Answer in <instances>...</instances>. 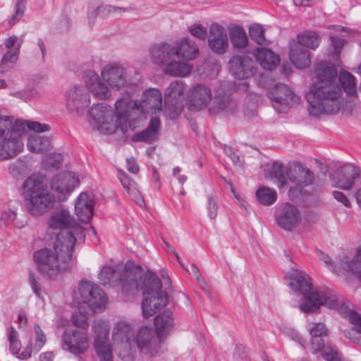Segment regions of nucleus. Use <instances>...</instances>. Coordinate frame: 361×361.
Returning a JSON list of instances; mask_svg holds the SVG:
<instances>
[{
	"label": "nucleus",
	"mask_w": 361,
	"mask_h": 361,
	"mask_svg": "<svg viewBox=\"0 0 361 361\" xmlns=\"http://www.w3.org/2000/svg\"><path fill=\"white\" fill-rule=\"evenodd\" d=\"M316 81L312 85L307 100L308 111L314 116L323 114H333L339 111V98L342 90L338 82V72L334 66L319 63L314 69Z\"/></svg>",
	"instance_id": "nucleus-1"
},
{
	"label": "nucleus",
	"mask_w": 361,
	"mask_h": 361,
	"mask_svg": "<svg viewBox=\"0 0 361 361\" xmlns=\"http://www.w3.org/2000/svg\"><path fill=\"white\" fill-rule=\"evenodd\" d=\"M63 235L56 237L53 250L44 247L33 253V261L39 273L45 279H52L67 269L71 260L73 240H64Z\"/></svg>",
	"instance_id": "nucleus-2"
},
{
	"label": "nucleus",
	"mask_w": 361,
	"mask_h": 361,
	"mask_svg": "<svg viewBox=\"0 0 361 361\" xmlns=\"http://www.w3.org/2000/svg\"><path fill=\"white\" fill-rule=\"evenodd\" d=\"M289 286L296 293L303 295L304 300L299 304V307L305 313L314 312L321 306L329 309L338 307L339 300L336 293L326 287L314 290L310 277L305 273L293 271Z\"/></svg>",
	"instance_id": "nucleus-3"
},
{
	"label": "nucleus",
	"mask_w": 361,
	"mask_h": 361,
	"mask_svg": "<svg viewBox=\"0 0 361 361\" xmlns=\"http://www.w3.org/2000/svg\"><path fill=\"white\" fill-rule=\"evenodd\" d=\"M25 204L34 216L42 215L51 210L56 203V197L44 185V176L32 174L23 185Z\"/></svg>",
	"instance_id": "nucleus-4"
},
{
	"label": "nucleus",
	"mask_w": 361,
	"mask_h": 361,
	"mask_svg": "<svg viewBox=\"0 0 361 361\" xmlns=\"http://www.w3.org/2000/svg\"><path fill=\"white\" fill-rule=\"evenodd\" d=\"M161 288V282L156 274L147 272L140 288L145 296L142 302L144 317L153 316L168 304L167 295Z\"/></svg>",
	"instance_id": "nucleus-5"
},
{
	"label": "nucleus",
	"mask_w": 361,
	"mask_h": 361,
	"mask_svg": "<svg viewBox=\"0 0 361 361\" xmlns=\"http://www.w3.org/2000/svg\"><path fill=\"white\" fill-rule=\"evenodd\" d=\"M100 283L104 285H120L122 292L133 294L137 292L142 278L141 273L133 269H123L121 271L109 266L103 267L98 274Z\"/></svg>",
	"instance_id": "nucleus-6"
},
{
	"label": "nucleus",
	"mask_w": 361,
	"mask_h": 361,
	"mask_svg": "<svg viewBox=\"0 0 361 361\" xmlns=\"http://www.w3.org/2000/svg\"><path fill=\"white\" fill-rule=\"evenodd\" d=\"M49 226L53 229H59L56 237L63 235L64 240H73V247L77 240H85V230L66 209L55 210L49 219Z\"/></svg>",
	"instance_id": "nucleus-7"
},
{
	"label": "nucleus",
	"mask_w": 361,
	"mask_h": 361,
	"mask_svg": "<svg viewBox=\"0 0 361 361\" xmlns=\"http://www.w3.org/2000/svg\"><path fill=\"white\" fill-rule=\"evenodd\" d=\"M152 61L159 66H166V73L180 76V61L175 59H180V42H176L175 44L166 42L154 44L150 49Z\"/></svg>",
	"instance_id": "nucleus-8"
},
{
	"label": "nucleus",
	"mask_w": 361,
	"mask_h": 361,
	"mask_svg": "<svg viewBox=\"0 0 361 361\" xmlns=\"http://www.w3.org/2000/svg\"><path fill=\"white\" fill-rule=\"evenodd\" d=\"M134 329L126 322H118L115 325L112 339L117 355L122 359L133 357L135 354Z\"/></svg>",
	"instance_id": "nucleus-9"
},
{
	"label": "nucleus",
	"mask_w": 361,
	"mask_h": 361,
	"mask_svg": "<svg viewBox=\"0 0 361 361\" xmlns=\"http://www.w3.org/2000/svg\"><path fill=\"white\" fill-rule=\"evenodd\" d=\"M78 292L84 303L94 312H101L104 310L107 297L99 286L88 281H81L78 285Z\"/></svg>",
	"instance_id": "nucleus-10"
},
{
	"label": "nucleus",
	"mask_w": 361,
	"mask_h": 361,
	"mask_svg": "<svg viewBox=\"0 0 361 361\" xmlns=\"http://www.w3.org/2000/svg\"><path fill=\"white\" fill-rule=\"evenodd\" d=\"M62 348L73 355H81L89 348L88 336L86 332L78 329H67L62 335Z\"/></svg>",
	"instance_id": "nucleus-11"
},
{
	"label": "nucleus",
	"mask_w": 361,
	"mask_h": 361,
	"mask_svg": "<svg viewBox=\"0 0 361 361\" xmlns=\"http://www.w3.org/2000/svg\"><path fill=\"white\" fill-rule=\"evenodd\" d=\"M278 225L283 229L292 231L301 221L299 209L295 205L286 202L282 204L276 214Z\"/></svg>",
	"instance_id": "nucleus-12"
},
{
	"label": "nucleus",
	"mask_w": 361,
	"mask_h": 361,
	"mask_svg": "<svg viewBox=\"0 0 361 361\" xmlns=\"http://www.w3.org/2000/svg\"><path fill=\"white\" fill-rule=\"evenodd\" d=\"M228 65L230 73L238 80L247 79L255 73V62L247 56H233Z\"/></svg>",
	"instance_id": "nucleus-13"
},
{
	"label": "nucleus",
	"mask_w": 361,
	"mask_h": 361,
	"mask_svg": "<svg viewBox=\"0 0 361 361\" xmlns=\"http://www.w3.org/2000/svg\"><path fill=\"white\" fill-rule=\"evenodd\" d=\"M90 104V94L85 87L74 86L68 92L66 106L71 112L80 114Z\"/></svg>",
	"instance_id": "nucleus-14"
},
{
	"label": "nucleus",
	"mask_w": 361,
	"mask_h": 361,
	"mask_svg": "<svg viewBox=\"0 0 361 361\" xmlns=\"http://www.w3.org/2000/svg\"><path fill=\"white\" fill-rule=\"evenodd\" d=\"M208 45L216 54H224L228 47V39L225 28L218 23H212L209 27Z\"/></svg>",
	"instance_id": "nucleus-15"
},
{
	"label": "nucleus",
	"mask_w": 361,
	"mask_h": 361,
	"mask_svg": "<svg viewBox=\"0 0 361 361\" xmlns=\"http://www.w3.org/2000/svg\"><path fill=\"white\" fill-rule=\"evenodd\" d=\"M2 118L8 119L11 121V127L6 130L11 136L16 139H20L27 129L31 130L35 133H42L49 131L50 126L48 124L41 123L38 121H23L16 120L13 124V118L10 116H2Z\"/></svg>",
	"instance_id": "nucleus-16"
},
{
	"label": "nucleus",
	"mask_w": 361,
	"mask_h": 361,
	"mask_svg": "<svg viewBox=\"0 0 361 361\" xmlns=\"http://www.w3.org/2000/svg\"><path fill=\"white\" fill-rule=\"evenodd\" d=\"M332 271L337 274L351 272L357 274L361 281V246L357 249V254L352 259L345 255H340L339 258L332 264Z\"/></svg>",
	"instance_id": "nucleus-17"
},
{
	"label": "nucleus",
	"mask_w": 361,
	"mask_h": 361,
	"mask_svg": "<svg viewBox=\"0 0 361 361\" xmlns=\"http://www.w3.org/2000/svg\"><path fill=\"white\" fill-rule=\"evenodd\" d=\"M212 100V91L203 84L193 87L188 96V106L190 110L200 111L204 109Z\"/></svg>",
	"instance_id": "nucleus-18"
},
{
	"label": "nucleus",
	"mask_w": 361,
	"mask_h": 361,
	"mask_svg": "<svg viewBox=\"0 0 361 361\" xmlns=\"http://www.w3.org/2000/svg\"><path fill=\"white\" fill-rule=\"evenodd\" d=\"M102 76L111 88L116 90L123 87L126 80L125 69L117 63L106 65L102 71Z\"/></svg>",
	"instance_id": "nucleus-19"
},
{
	"label": "nucleus",
	"mask_w": 361,
	"mask_h": 361,
	"mask_svg": "<svg viewBox=\"0 0 361 361\" xmlns=\"http://www.w3.org/2000/svg\"><path fill=\"white\" fill-rule=\"evenodd\" d=\"M79 183V179L69 171L59 173L54 176L50 183L52 190L60 195H68Z\"/></svg>",
	"instance_id": "nucleus-20"
},
{
	"label": "nucleus",
	"mask_w": 361,
	"mask_h": 361,
	"mask_svg": "<svg viewBox=\"0 0 361 361\" xmlns=\"http://www.w3.org/2000/svg\"><path fill=\"white\" fill-rule=\"evenodd\" d=\"M287 178L300 187L311 185L314 180V173L303 164L294 163L288 167Z\"/></svg>",
	"instance_id": "nucleus-21"
},
{
	"label": "nucleus",
	"mask_w": 361,
	"mask_h": 361,
	"mask_svg": "<svg viewBox=\"0 0 361 361\" xmlns=\"http://www.w3.org/2000/svg\"><path fill=\"white\" fill-rule=\"evenodd\" d=\"M23 148L21 139H16L4 131L0 137V160L16 157Z\"/></svg>",
	"instance_id": "nucleus-22"
},
{
	"label": "nucleus",
	"mask_w": 361,
	"mask_h": 361,
	"mask_svg": "<svg viewBox=\"0 0 361 361\" xmlns=\"http://www.w3.org/2000/svg\"><path fill=\"white\" fill-rule=\"evenodd\" d=\"M142 111L152 114L159 113L162 110V95L159 90L149 88L146 90L140 104Z\"/></svg>",
	"instance_id": "nucleus-23"
},
{
	"label": "nucleus",
	"mask_w": 361,
	"mask_h": 361,
	"mask_svg": "<svg viewBox=\"0 0 361 361\" xmlns=\"http://www.w3.org/2000/svg\"><path fill=\"white\" fill-rule=\"evenodd\" d=\"M94 201L93 197L86 192H82L75 203V214L79 220L88 223L93 216Z\"/></svg>",
	"instance_id": "nucleus-24"
},
{
	"label": "nucleus",
	"mask_w": 361,
	"mask_h": 361,
	"mask_svg": "<svg viewBox=\"0 0 361 361\" xmlns=\"http://www.w3.org/2000/svg\"><path fill=\"white\" fill-rule=\"evenodd\" d=\"M360 169L352 164H347L338 169V180L334 187L345 190L353 188L355 180L360 176Z\"/></svg>",
	"instance_id": "nucleus-25"
},
{
	"label": "nucleus",
	"mask_w": 361,
	"mask_h": 361,
	"mask_svg": "<svg viewBox=\"0 0 361 361\" xmlns=\"http://www.w3.org/2000/svg\"><path fill=\"white\" fill-rule=\"evenodd\" d=\"M90 118L104 130L109 121L114 117L113 109L104 103L97 104L91 107L89 111Z\"/></svg>",
	"instance_id": "nucleus-26"
},
{
	"label": "nucleus",
	"mask_w": 361,
	"mask_h": 361,
	"mask_svg": "<svg viewBox=\"0 0 361 361\" xmlns=\"http://www.w3.org/2000/svg\"><path fill=\"white\" fill-rule=\"evenodd\" d=\"M160 125V119L157 116L152 118L146 129L133 135V141L152 144L158 140Z\"/></svg>",
	"instance_id": "nucleus-27"
},
{
	"label": "nucleus",
	"mask_w": 361,
	"mask_h": 361,
	"mask_svg": "<svg viewBox=\"0 0 361 361\" xmlns=\"http://www.w3.org/2000/svg\"><path fill=\"white\" fill-rule=\"evenodd\" d=\"M289 59L298 69H304L311 63L309 51L296 42L290 44Z\"/></svg>",
	"instance_id": "nucleus-28"
},
{
	"label": "nucleus",
	"mask_w": 361,
	"mask_h": 361,
	"mask_svg": "<svg viewBox=\"0 0 361 361\" xmlns=\"http://www.w3.org/2000/svg\"><path fill=\"white\" fill-rule=\"evenodd\" d=\"M153 337V331L150 328L141 326L137 331V334H134L135 352L136 348H137L141 353L149 354L151 341Z\"/></svg>",
	"instance_id": "nucleus-29"
},
{
	"label": "nucleus",
	"mask_w": 361,
	"mask_h": 361,
	"mask_svg": "<svg viewBox=\"0 0 361 361\" xmlns=\"http://www.w3.org/2000/svg\"><path fill=\"white\" fill-rule=\"evenodd\" d=\"M110 326L107 322L102 320H94L92 325V334L94 338L95 347L109 345V334Z\"/></svg>",
	"instance_id": "nucleus-30"
},
{
	"label": "nucleus",
	"mask_w": 361,
	"mask_h": 361,
	"mask_svg": "<svg viewBox=\"0 0 361 361\" xmlns=\"http://www.w3.org/2000/svg\"><path fill=\"white\" fill-rule=\"evenodd\" d=\"M255 56L262 67L267 70L275 68L280 61L279 56L269 49L257 48Z\"/></svg>",
	"instance_id": "nucleus-31"
},
{
	"label": "nucleus",
	"mask_w": 361,
	"mask_h": 361,
	"mask_svg": "<svg viewBox=\"0 0 361 361\" xmlns=\"http://www.w3.org/2000/svg\"><path fill=\"white\" fill-rule=\"evenodd\" d=\"M173 326V313L169 310H164L154 319V326L159 338L165 336L172 329Z\"/></svg>",
	"instance_id": "nucleus-32"
},
{
	"label": "nucleus",
	"mask_w": 361,
	"mask_h": 361,
	"mask_svg": "<svg viewBox=\"0 0 361 361\" xmlns=\"http://www.w3.org/2000/svg\"><path fill=\"white\" fill-rule=\"evenodd\" d=\"M236 108V103L229 95L217 96L212 106L209 109L212 115L219 114L220 113H232Z\"/></svg>",
	"instance_id": "nucleus-33"
},
{
	"label": "nucleus",
	"mask_w": 361,
	"mask_h": 361,
	"mask_svg": "<svg viewBox=\"0 0 361 361\" xmlns=\"http://www.w3.org/2000/svg\"><path fill=\"white\" fill-rule=\"evenodd\" d=\"M27 147L32 152L44 154L51 149V139L44 135H30L27 138Z\"/></svg>",
	"instance_id": "nucleus-34"
},
{
	"label": "nucleus",
	"mask_w": 361,
	"mask_h": 361,
	"mask_svg": "<svg viewBox=\"0 0 361 361\" xmlns=\"http://www.w3.org/2000/svg\"><path fill=\"white\" fill-rule=\"evenodd\" d=\"M86 85L88 90L98 98L105 99L110 96V91L108 87L100 81L98 76L94 73L90 76L86 81Z\"/></svg>",
	"instance_id": "nucleus-35"
},
{
	"label": "nucleus",
	"mask_w": 361,
	"mask_h": 361,
	"mask_svg": "<svg viewBox=\"0 0 361 361\" xmlns=\"http://www.w3.org/2000/svg\"><path fill=\"white\" fill-rule=\"evenodd\" d=\"M229 37L233 47L237 49H243L247 46L248 39L245 30L239 25L229 28Z\"/></svg>",
	"instance_id": "nucleus-36"
},
{
	"label": "nucleus",
	"mask_w": 361,
	"mask_h": 361,
	"mask_svg": "<svg viewBox=\"0 0 361 361\" xmlns=\"http://www.w3.org/2000/svg\"><path fill=\"white\" fill-rule=\"evenodd\" d=\"M338 82L347 94L357 96L356 79L350 73L341 71L338 77Z\"/></svg>",
	"instance_id": "nucleus-37"
},
{
	"label": "nucleus",
	"mask_w": 361,
	"mask_h": 361,
	"mask_svg": "<svg viewBox=\"0 0 361 361\" xmlns=\"http://www.w3.org/2000/svg\"><path fill=\"white\" fill-rule=\"evenodd\" d=\"M298 42L296 44L301 47L315 50L319 45L321 38L318 33L314 31H305L297 35Z\"/></svg>",
	"instance_id": "nucleus-38"
},
{
	"label": "nucleus",
	"mask_w": 361,
	"mask_h": 361,
	"mask_svg": "<svg viewBox=\"0 0 361 361\" xmlns=\"http://www.w3.org/2000/svg\"><path fill=\"white\" fill-rule=\"evenodd\" d=\"M180 101V83L178 81L172 82L165 92V102L167 105L178 109Z\"/></svg>",
	"instance_id": "nucleus-39"
},
{
	"label": "nucleus",
	"mask_w": 361,
	"mask_h": 361,
	"mask_svg": "<svg viewBox=\"0 0 361 361\" xmlns=\"http://www.w3.org/2000/svg\"><path fill=\"white\" fill-rule=\"evenodd\" d=\"M128 114L118 115L114 112V117L109 121L105 130L106 133L112 134L116 130H121L123 133L128 130Z\"/></svg>",
	"instance_id": "nucleus-40"
},
{
	"label": "nucleus",
	"mask_w": 361,
	"mask_h": 361,
	"mask_svg": "<svg viewBox=\"0 0 361 361\" xmlns=\"http://www.w3.org/2000/svg\"><path fill=\"white\" fill-rule=\"evenodd\" d=\"M200 55L197 44L191 39H182V61H192Z\"/></svg>",
	"instance_id": "nucleus-41"
},
{
	"label": "nucleus",
	"mask_w": 361,
	"mask_h": 361,
	"mask_svg": "<svg viewBox=\"0 0 361 361\" xmlns=\"http://www.w3.org/2000/svg\"><path fill=\"white\" fill-rule=\"evenodd\" d=\"M288 169L283 164L279 161H275L269 169V174L271 178L278 180L279 188L284 187L287 183Z\"/></svg>",
	"instance_id": "nucleus-42"
},
{
	"label": "nucleus",
	"mask_w": 361,
	"mask_h": 361,
	"mask_svg": "<svg viewBox=\"0 0 361 361\" xmlns=\"http://www.w3.org/2000/svg\"><path fill=\"white\" fill-rule=\"evenodd\" d=\"M256 197L261 204L269 206L276 201L277 192L273 188L262 186L256 191Z\"/></svg>",
	"instance_id": "nucleus-43"
},
{
	"label": "nucleus",
	"mask_w": 361,
	"mask_h": 361,
	"mask_svg": "<svg viewBox=\"0 0 361 361\" xmlns=\"http://www.w3.org/2000/svg\"><path fill=\"white\" fill-rule=\"evenodd\" d=\"M20 44L14 49L8 50L4 54L0 64V73H4L12 68L19 54Z\"/></svg>",
	"instance_id": "nucleus-44"
},
{
	"label": "nucleus",
	"mask_w": 361,
	"mask_h": 361,
	"mask_svg": "<svg viewBox=\"0 0 361 361\" xmlns=\"http://www.w3.org/2000/svg\"><path fill=\"white\" fill-rule=\"evenodd\" d=\"M249 35L252 41L259 45H269V42L264 36V30L262 25L257 23L251 25L249 27Z\"/></svg>",
	"instance_id": "nucleus-45"
},
{
	"label": "nucleus",
	"mask_w": 361,
	"mask_h": 361,
	"mask_svg": "<svg viewBox=\"0 0 361 361\" xmlns=\"http://www.w3.org/2000/svg\"><path fill=\"white\" fill-rule=\"evenodd\" d=\"M279 90V92L283 93L285 97L283 104L286 106V111L288 107L293 106L300 103V97L292 92L286 85L280 84Z\"/></svg>",
	"instance_id": "nucleus-46"
},
{
	"label": "nucleus",
	"mask_w": 361,
	"mask_h": 361,
	"mask_svg": "<svg viewBox=\"0 0 361 361\" xmlns=\"http://www.w3.org/2000/svg\"><path fill=\"white\" fill-rule=\"evenodd\" d=\"M340 305V303L338 304ZM338 308V307H336ZM341 314L348 317L350 322L353 325L356 332L361 334V315L355 310H350L348 307L338 305Z\"/></svg>",
	"instance_id": "nucleus-47"
},
{
	"label": "nucleus",
	"mask_w": 361,
	"mask_h": 361,
	"mask_svg": "<svg viewBox=\"0 0 361 361\" xmlns=\"http://www.w3.org/2000/svg\"><path fill=\"white\" fill-rule=\"evenodd\" d=\"M279 85L280 84L276 85L274 90L269 92V97L275 110L279 113H283L286 112V106L283 104L285 97L283 93L279 92Z\"/></svg>",
	"instance_id": "nucleus-48"
},
{
	"label": "nucleus",
	"mask_w": 361,
	"mask_h": 361,
	"mask_svg": "<svg viewBox=\"0 0 361 361\" xmlns=\"http://www.w3.org/2000/svg\"><path fill=\"white\" fill-rule=\"evenodd\" d=\"M322 356L326 361H342V353L336 345L331 343L326 344Z\"/></svg>",
	"instance_id": "nucleus-49"
},
{
	"label": "nucleus",
	"mask_w": 361,
	"mask_h": 361,
	"mask_svg": "<svg viewBox=\"0 0 361 361\" xmlns=\"http://www.w3.org/2000/svg\"><path fill=\"white\" fill-rule=\"evenodd\" d=\"M132 100L128 94H126L123 97L119 98L115 103V114L122 115L128 114V111L131 107Z\"/></svg>",
	"instance_id": "nucleus-50"
},
{
	"label": "nucleus",
	"mask_w": 361,
	"mask_h": 361,
	"mask_svg": "<svg viewBox=\"0 0 361 361\" xmlns=\"http://www.w3.org/2000/svg\"><path fill=\"white\" fill-rule=\"evenodd\" d=\"M43 162L46 168L51 170L59 169L63 164V157L61 154L53 153L47 156Z\"/></svg>",
	"instance_id": "nucleus-51"
},
{
	"label": "nucleus",
	"mask_w": 361,
	"mask_h": 361,
	"mask_svg": "<svg viewBox=\"0 0 361 361\" xmlns=\"http://www.w3.org/2000/svg\"><path fill=\"white\" fill-rule=\"evenodd\" d=\"M26 1L25 0H16L15 7H14V13L12 14L11 18L8 20V24L10 25H15L22 16L24 15L25 10Z\"/></svg>",
	"instance_id": "nucleus-52"
},
{
	"label": "nucleus",
	"mask_w": 361,
	"mask_h": 361,
	"mask_svg": "<svg viewBox=\"0 0 361 361\" xmlns=\"http://www.w3.org/2000/svg\"><path fill=\"white\" fill-rule=\"evenodd\" d=\"M308 331L311 336L324 337L329 335V329L322 322H312L309 324Z\"/></svg>",
	"instance_id": "nucleus-53"
},
{
	"label": "nucleus",
	"mask_w": 361,
	"mask_h": 361,
	"mask_svg": "<svg viewBox=\"0 0 361 361\" xmlns=\"http://www.w3.org/2000/svg\"><path fill=\"white\" fill-rule=\"evenodd\" d=\"M34 329L35 333V342L34 345V350L36 353H38L44 345L47 338L46 335L44 334L39 324H35Z\"/></svg>",
	"instance_id": "nucleus-54"
},
{
	"label": "nucleus",
	"mask_w": 361,
	"mask_h": 361,
	"mask_svg": "<svg viewBox=\"0 0 361 361\" xmlns=\"http://www.w3.org/2000/svg\"><path fill=\"white\" fill-rule=\"evenodd\" d=\"M132 10L131 8L116 7L111 5L100 6L97 7V12H99V17L102 18H106L111 13L116 11H129Z\"/></svg>",
	"instance_id": "nucleus-55"
},
{
	"label": "nucleus",
	"mask_w": 361,
	"mask_h": 361,
	"mask_svg": "<svg viewBox=\"0 0 361 361\" xmlns=\"http://www.w3.org/2000/svg\"><path fill=\"white\" fill-rule=\"evenodd\" d=\"M310 345L313 354H317L319 352L323 353L326 345L324 343V337L317 336H311Z\"/></svg>",
	"instance_id": "nucleus-56"
},
{
	"label": "nucleus",
	"mask_w": 361,
	"mask_h": 361,
	"mask_svg": "<svg viewBox=\"0 0 361 361\" xmlns=\"http://www.w3.org/2000/svg\"><path fill=\"white\" fill-rule=\"evenodd\" d=\"M71 322L75 326L82 329H87L89 326L87 316L80 312L72 314Z\"/></svg>",
	"instance_id": "nucleus-57"
},
{
	"label": "nucleus",
	"mask_w": 361,
	"mask_h": 361,
	"mask_svg": "<svg viewBox=\"0 0 361 361\" xmlns=\"http://www.w3.org/2000/svg\"><path fill=\"white\" fill-rule=\"evenodd\" d=\"M188 30L192 36L200 40H204L207 37V28L201 25H192L189 27Z\"/></svg>",
	"instance_id": "nucleus-58"
},
{
	"label": "nucleus",
	"mask_w": 361,
	"mask_h": 361,
	"mask_svg": "<svg viewBox=\"0 0 361 361\" xmlns=\"http://www.w3.org/2000/svg\"><path fill=\"white\" fill-rule=\"evenodd\" d=\"M97 355L100 361H113V355L109 345L95 347Z\"/></svg>",
	"instance_id": "nucleus-59"
},
{
	"label": "nucleus",
	"mask_w": 361,
	"mask_h": 361,
	"mask_svg": "<svg viewBox=\"0 0 361 361\" xmlns=\"http://www.w3.org/2000/svg\"><path fill=\"white\" fill-rule=\"evenodd\" d=\"M219 205L217 198L214 196L208 197L207 212L211 219H215L217 216Z\"/></svg>",
	"instance_id": "nucleus-60"
},
{
	"label": "nucleus",
	"mask_w": 361,
	"mask_h": 361,
	"mask_svg": "<svg viewBox=\"0 0 361 361\" xmlns=\"http://www.w3.org/2000/svg\"><path fill=\"white\" fill-rule=\"evenodd\" d=\"M28 282L30 285L32 291L37 296L39 297L41 294V285L39 283L37 276L33 272H29Z\"/></svg>",
	"instance_id": "nucleus-61"
},
{
	"label": "nucleus",
	"mask_w": 361,
	"mask_h": 361,
	"mask_svg": "<svg viewBox=\"0 0 361 361\" xmlns=\"http://www.w3.org/2000/svg\"><path fill=\"white\" fill-rule=\"evenodd\" d=\"M224 152L228 157H230L231 159L232 160L234 164L238 166L242 165L240 157L237 154V151L235 148L231 146H225Z\"/></svg>",
	"instance_id": "nucleus-62"
},
{
	"label": "nucleus",
	"mask_w": 361,
	"mask_h": 361,
	"mask_svg": "<svg viewBox=\"0 0 361 361\" xmlns=\"http://www.w3.org/2000/svg\"><path fill=\"white\" fill-rule=\"evenodd\" d=\"M16 217V212L8 209L4 211L1 216V220L4 222L6 225H8L14 221Z\"/></svg>",
	"instance_id": "nucleus-63"
},
{
	"label": "nucleus",
	"mask_w": 361,
	"mask_h": 361,
	"mask_svg": "<svg viewBox=\"0 0 361 361\" xmlns=\"http://www.w3.org/2000/svg\"><path fill=\"white\" fill-rule=\"evenodd\" d=\"M332 195L338 202H341L345 207H350V202L343 192L335 190L332 192Z\"/></svg>",
	"instance_id": "nucleus-64"
}]
</instances>
